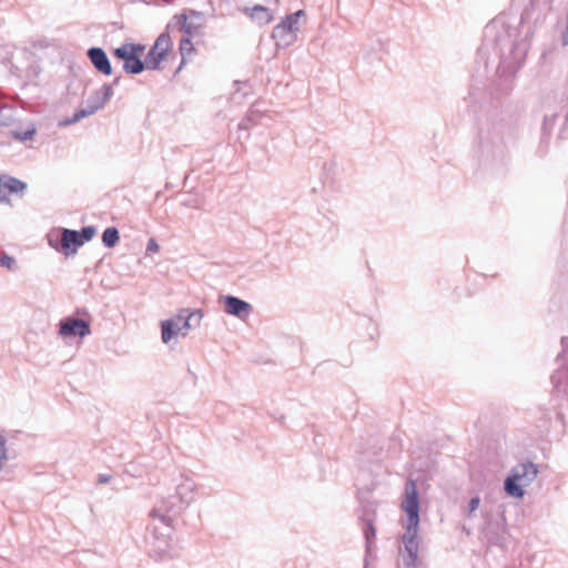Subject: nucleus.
<instances>
[{
  "instance_id": "f257e3e1",
  "label": "nucleus",
  "mask_w": 568,
  "mask_h": 568,
  "mask_svg": "<svg viewBox=\"0 0 568 568\" xmlns=\"http://www.w3.org/2000/svg\"><path fill=\"white\" fill-rule=\"evenodd\" d=\"M507 23L504 19H495L485 28V41L491 42L503 59H510L513 63H521L529 50V40L532 36L530 28L520 30L519 26Z\"/></svg>"
},
{
  "instance_id": "f03ea898",
  "label": "nucleus",
  "mask_w": 568,
  "mask_h": 568,
  "mask_svg": "<svg viewBox=\"0 0 568 568\" xmlns=\"http://www.w3.org/2000/svg\"><path fill=\"white\" fill-rule=\"evenodd\" d=\"M537 475V466L532 463L518 465L505 480L506 493L509 496L521 498L525 494L523 487L530 485Z\"/></svg>"
},
{
  "instance_id": "7ed1b4c3",
  "label": "nucleus",
  "mask_w": 568,
  "mask_h": 568,
  "mask_svg": "<svg viewBox=\"0 0 568 568\" xmlns=\"http://www.w3.org/2000/svg\"><path fill=\"white\" fill-rule=\"evenodd\" d=\"M202 318V313L200 311L189 312L187 310H182L176 315L175 321L169 320L162 322V341L164 343H169L174 335L182 334L185 336L187 334V329L192 326L199 325Z\"/></svg>"
},
{
  "instance_id": "20e7f679",
  "label": "nucleus",
  "mask_w": 568,
  "mask_h": 568,
  "mask_svg": "<svg viewBox=\"0 0 568 568\" xmlns=\"http://www.w3.org/2000/svg\"><path fill=\"white\" fill-rule=\"evenodd\" d=\"M304 16L305 11L298 10L286 16L285 19L274 27L272 38L277 47L287 48L296 41L300 31L298 19Z\"/></svg>"
},
{
  "instance_id": "39448f33",
  "label": "nucleus",
  "mask_w": 568,
  "mask_h": 568,
  "mask_svg": "<svg viewBox=\"0 0 568 568\" xmlns=\"http://www.w3.org/2000/svg\"><path fill=\"white\" fill-rule=\"evenodd\" d=\"M113 93L110 84H103L100 90L94 91L87 100L85 106L78 110L72 120H64L61 124L65 125L71 122L79 121L95 113L99 109L103 108Z\"/></svg>"
},
{
  "instance_id": "423d86ee",
  "label": "nucleus",
  "mask_w": 568,
  "mask_h": 568,
  "mask_svg": "<svg viewBox=\"0 0 568 568\" xmlns=\"http://www.w3.org/2000/svg\"><path fill=\"white\" fill-rule=\"evenodd\" d=\"M97 230L94 226L83 227L81 232L64 229L61 235V250L65 255H71L77 250L94 237Z\"/></svg>"
},
{
  "instance_id": "0eeeda50",
  "label": "nucleus",
  "mask_w": 568,
  "mask_h": 568,
  "mask_svg": "<svg viewBox=\"0 0 568 568\" xmlns=\"http://www.w3.org/2000/svg\"><path fill=\"white\" fill-rule=\"evenodd\" d=\"M203 13L193 9L187 10V13L183 12L175 14L172 21L168 24V28L176 26L180 31L189 37H193L200 33L203 27Z\"/></svg>"
},
{
  "instance_id": "6e6552de",
  "label": "nucleus",
  "mask_w": 568,
  "mask_h": 568,
  "mask_svg": "<svg viewBox=\"0 0 568 568\" xmlns=\"http://www.w3.org/2000/svg\"><path fill=\"white\" fill-rule=\"evenodd\" d=\"M403 510L408 516L407 530L418 528L419 524V504L415 480H408L405 486V499L402 505Z\"/></svg>"
},
{
  "instance_id": "1a4fd4ad",
  "label": "nucleus",
  "mask_w": 568,
  "mask_h": 568,
  "mask_svg": "<svg viewBox=\"0 0 568 568\" xmlns=\"http://www.w3.org/2000/svg\"><path fill=\"white\" fill-rule=\"evenodd\" d=\"M113 57L123 61V70L129 74H140L145 70L143 60L134 53H129L126 49H114Z\"/></svg>"
},
{
  "instance_id": "9d476101",
  "label": "nucleus",
  "mask_w": 568,
  "mask_h": 568,
  "mask_svg": "<svg viewBox=\"0 0 568 568\" xmlns=\"http://www.w3.org/2000/svg\"><path fill=\"white\" fill-rule=\"evenodd\" d=\"M90 324L83 320L67 317L61 322L59 334L63 337H83L90 334Z\"/></svg>"
},
{
  "instance_id": "9b49d317",
  "label": "nucleus",
  "mask_w": 568,
  "mask_h": 568,
  "mask_svg": "<svg viewBox=\"0 0 568 568\" xmlns=\"http://www.w3.org/2000/svg\"><path fill=\"white\" fill-rule=\"evenodd\" d=\"M88 59L94 69L103 74L111 75L113 72L112 64L105 51L100 47H92L87 51Z\"/></svg>"
},
{
  "instance_id": "f8f14e48",
  "label": "nucleus",
  "mask_w": 568,
  "mask_h": 568,
  "mask_svg": "<svg viewBox=\"0 0 568 568\" xmlns=\"http://www.w3.org/2000/svg\"><path fill=\"white\" fill-rule=\"evenodd\" d=\"M225 312L241 320H245L252 312V306L237 297L226 296L224 298Z\"/></svg>"
},
{
  "instance_id": "ddd939ff",
  "label": "nucleus",
  "mask_w": 568,
  "mask_h": 568,
  "mask_svg": "<svg viewBox=\"0 0 568 568\" xmlns=\"http://www.w3.org/2000/svg\"><path fill=\"white\" fill-rule=\"evenodd\" d=\"M417 528L414 530H407L406 534L403 537L405 548L409 552V556L413 560L417 558V551H418V542H417Z\"/></svg>"
},
{
  "instance_id": "4468645a",
  "label": "nucleus",
  "mask_w": 568,
  "mask_h": 568,
  "mask_svg": "<svg viewBox=\"0 0 568 568\" xmlns=\"http://www.w3.org/2000/svg\"><path fill=\"white\" fill-rule=\"evenodd\" d=\"M164 54H161V52L155 51L153 48L149 50V52L145 55V59L143 60V63H145V69L149 70H158L160 69V64L164 59Z\"/></svg>"
},
{
  "instance_id": "2eb2a0df",
  "label": "nucleus",
  "mask_w": 568,
  "mask_h": 568,
  "mask_svg": "<svg viewBox=\"0 0 568 568\" xmlns=\"http://www.w3.org/2000/svg\"><path fill=\"white\" fill-rule=\"evenodd\" d=\"M250 14L253 19H256L261 23H268L273 20V14L270 11V9H267L266 7H263V6H255L251 10Z\"/></svg>"
},
{
  "instance_id": "dca6fc26",
  "label": "nucleus",
  "mask_w": 568,
  "mask_h": 568,
  "mask_svg": "<svg viewBox=\"0 0 568 568\" xmlns=\"http://www.w3.org/2000/svg\"><path fill=\"white\" fill-rule=\"evenodd\" d=\"M3 178H4L6 187L8 190V197L12 193L23 192L27 187L26 183H23L22 181L16 179V178H11V176H3Z\"/></svg>"
},
{
  "instance_id": "f3484780",
  "label": "nucleus",
  "mask_w": 568,
  "mask_h": 568,
  "mask_svg": "<svg viewBox=\"0 0 568 568\" xmlns=\"http://www.w3.org/2000/svg\"><path fill=\"white\" fill-rule=\"evenodd\" d=\"M119 240V231L115 227H108L102 234V242L106 247L115 246Z\"/></svg>"
},
{
  "instance_id": "a211bd4d",
  "label": "nucleus",
  "mask_w": 568,
  "mask_h": 568,
  "mask_svg": "<svg viewBox=\"0 0 568 568\" xmlns=\"http://www.w3.org/2000/svg\"><path fill=\"white\" fill-rule=\"evenodd\" d=\"M170 44L171 38L169 33H162L158 37V39L155 40L154 44L151 48H153L158 52H161V54L165 55L166 52L169 51Z\"/></svg>"
},
{
  "instance_id": "6ab92c4d",
  "label": "nucleus",
  "mask_w": 568,
  "mask_h": 568,
  "mask_svg": "<svg viewBox=\"0 0 568 568\" xmlns=\"http://www.w3.org/2000/svg\"><path fill=\"white\" fill-rule=\"evenodd\" d=\"M191 38L192 37H189L186 34H184L182 37V39L180 40V52H181V55H182L181 64L184 63L185 57L190 55L194 51Z\"/></svg>"
},
{
  "instance_id": "aec40b11",
  "label": "nucleus",
  "mask_w": 568,
  "mask_h": 568,
  "mask_svg": "<svg viewBox=\"0 0 568 568\" xmlns=\"http://www.w3.org/2000/svg\"><path fill=\"white\" fill-rule=\"evenodd\" d=\"M119 48L120 49H126L129 53H134V55H138L140 58H141L142 53L144 51V45H142L140 43H132V42L123 43Z\"/></svg>"
},
{
  "instance_id": "412c9836",
  "label": "nucleus",
  "mask_w": 568,
  "mask_h": 568,
  "mask_svg": "<svg viewBox=\"0 0 568 568\" xmlns=\"http://www.w3.org/2000/svg\"><path fill=\"white\" fill-rule=\"evenodd\" d=\"M0 265L7 267L8 270H12L16 265V261L9 255H3L0 257Z\"/></svg>"
},
{
  "instance_id": "4be33fe9",
  "label": "nucleus",
  "mask_w": 568,
  "mask_h": 568,
  "mask_svg": "<svg viewBox=\"0 0 568 568\" xmlns=\"http://www.w3.org/2000/svg\"><path fill=\"white\" fill-rule=\"evenodd\" d=\"M7 458V450H6V438L0 435V470L2 469V463Z\"/></svg>"
},
{
  "instance_id": "5701e85b",
  "label": "nucleus",
  "mask_w": 568,
  "mask_h": 568,
  "mask_svg": "<svg viewBox=\"0 0 568 568\" xmlns=\"http://www.w3.org/2000/svg\"><path fill=\"white\" fill-rule=\"evenodd\" d=\"M160 251V246L154 239H150L146 245L148 254H155Z\"/></svg>"
},
{
  "instance_id": "b1692460",
  "label": "nucleus",
  "mask_w": 568,
  "mask_h": 568,
  "mask_svg": "<svg viewBox=\"0 0 568 568\" xmlns=\"http://www.w3.org/2000/svg\"><path fill=\"white\" fill-rule=\"evenodd\" d=\"M8 200V190L6 187L4 178H0V201Z\"/></svg>"
},
{
  "instance_id": "393cba45",
  "label": "nucleus",
  "mask_w": 568,
  "mask_h": 568,
  "mask_svg": "<svg viewBox=\"0 0 568 568\" xmlns=\"http://www.w3.org/2000/svg\"><path fill=\"white\" fill-rule=\"evenodd\" d=\"M34 133H36V129H28L23 133L18 134L17 138L26 141V140L32 139Z\"/></svg>"
},
{
  "instance_id": "a878e982",
  "label": "nucleus",
  "mask_w": 568,
  "mask_h": 568,
  "mask_svg": "<svg viewBox=\"0 0 568 568\" xmlns=\"http://www.w3.org/2000/svg\"><path fill=\"white\" fill-rule=\"evenodd\" d=\"M479 501L480 500L478 497L471 498V500L469 501V511L470 513L475 511L478 508Z\"/></svg>"
},
{
  "instance_id": "bb28decb",
  "label": "nucleus",
  "mask_w": 568,
  "mask_h": 568,
  "mask_svg": "<svg viewBox=\"0 0 568 568\" xmlns=\"http://www.w3.org/2000/svg\"><path fill=\"white\" fill-rule=\"evenodd\" d=\"M110 479H111V476H109V475H100V476H99L98 481H99L100 484H105V483H108Z\"/></svg>"
},
{
  "instance_id": "cd10ccee",
  "label": "nucleus",
  "mask_w": 568,
  "mask_h": 568,
  "mask_svg": "<svg viewBox=\"0 0 568 568\" xmlns=\"http://www.w3.org/2000/svg\"><path fill=\"white\" fill-rule=\"evenodd\" d=\"M369 534H372L374 536L375 534V530L372 526L368 527L367 531H366V537L369 538Z\"/></svg>"
},
{
  "instance_id": "c85d7f7f",
  "label": "nucleus",
  "mask_w": 568,
  "mask_h": 568,
  "mask_svg": "<svg viewBox=\"0 0 568 568\" xmlns=\"http://www.w3.org/2000/svg\"><path fill=\"white\" fill-rule=\"evenodd\" d=\"M248 121H251V119H250V118H248L247 120H245V121L241 122V123L239 124V128H240V129H246V122H248Z\"/></svg>"
},
{
  "instance_id": "c756f323",
  "label": "nucleus",
  "mask_w": 568,
  "mask_h": 568,
  "mask_svg": "<svg viewBox=\"0 0 568 568\" xmlns=\"http://www.w3.org/2000/svg\"><path fill=\"white\" fill-rule=\"evenodd\" d=\"M113 83L118 84L119 83V78H116Z\"/></svg>"
}]
</instances>
